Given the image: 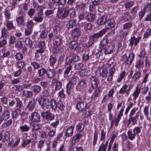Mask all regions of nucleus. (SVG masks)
Instances as JSON below:
<instances>
[{
  "label": "nucleus",
  "instance_id": "nucleus-1",
  "mask_svg": "<svg viewBox=\"0 0 151 151\" xmlns=\"http://www.w3.org/2000/svg\"><path fill=\"white\" fill-rule=\"evenodd\" d=\"M83 91L79 93L76 99L77 104L76 105V108L79 111H82L86 109L87 105L86 102L84 101L85 98V96H82Z\"/></svg>",
  "mask_w": 151,
  "mask_h": 151
},
{
  "label": "nucleus",
  "instance_id": "nucleus-60",
  "mask_svg": "<svg viewBox=\"0 0 151 151\" xmlns=\"http://www.w3.org/2000/svg\"><path fill=\"white\" fill-rule=\"evenodd\" d=\"M83 66V64L81 63H76L74 65L75 70H80Z\"/></svg>",
  "mask_w": 151,
  "mask_h": 151
},
{
  "label": "nucleus",
  "instance_id": "nucleus-33",
  "mask_svg": "<svg viewBox=\"0 0 151 151\" xmlns=\"http://www.w3.org/2000/svg\"><path fill=\"white\" fill-rule=\"evenodd\" d=\"M22 95L24 97L27 99L30 98L32 96L33 93L31 91L24 90L23 91Z\"/></svg>",
  "mask_w": 151,
  "mask_h": 151
},
{
  "label": "nucleus",
  "instance_id": "nucleus-28",
  "mask_svg": "<svg viewBox=\"0 0 151 151\" xmlns=\"http://www.w3.org/2000/svg\"><path fill=\"white\" fill-rule=\"evenodd\" d=\"M107 17L105 15H103L100 18H99L97 21V23L98 24L100 25L104 24H106L107 22Z\"/></svg>",
  "mask_w": 151,
  "mask_h": 151
},
{
  "label": "nucleus",
  "instance_id": "nucleus-23",
  "mask_svg": "<svg viewBox=\"0 0 151 151\" xmlns=\"http://www.w3.org/2000/svg\"><path fill=\"white\" fill-rule=\"evenodd\" d=\"M46 76L48 79H53L55 75V71L53 69H49L47 70Z\"/></svg>",
  "mask_w": 151,
  "mask_h": 151
},
{
  "label": "nucleus",
  "instance_id": "nucleus-58",
  "mask_svg": "<svg viewBox=\"0 0 151 151\" xmlns=\"http://www.w3.org/2000/svg\"><path fill=\"white\" fill-rule=\"evenodd\" d=\"M24 42L26 46L29 47L30 48H31L33 45V42L29 38H25Z\"/></svg>",
  "mask_w": 151,
  "mask_h": 151
},
{
  "label": "nucleus",
  "instance_id": "nucleus-20",
  "mask_svg": "<svg viewBox=\"0 0 151 151\" xmlns=\"http://www.w3.org/2000/svg\"><path fill=\"white\" fill-rule=\"evenodd\" d=\"M141 72L139 69H136L134 70V75L132 76L133 81L136 82L141 77Z\"/></svg>",
  "mask_w": 151,
  "mask_h": 151
},
{
  "label": "nucleus",
  "instance_id": "nucleus-54",
  "mask_svg": "<svg viewBox=\"0 0 151 151\" xmlns=\"http://www.w3.org/2000/svg\"><path fill=\"white\" fill-rule=\"evenodd\" d=\"M77 82V77H76L72 76L70 79L68 83L74 86L76 84Z\"/></svg>",
  "mask_w": 151,
  "mask_h": 151
},
{
  "label": "nucleus",
  "instance_id": "nucleus-46",
  "mask_svg": "<svg viewBox=\"0 0 151 151\" xmlns=\"http://www.w3.org/2000/svg\"><path fill=\"white\" fill-rule=\"evenodd\" d=\"M134 54L133 52H130L129 53V56L128 57V65H130L131 64L132 62V61L134 58Z\"/></svg>",
  "mask_w": 151,
  "mask_h": 151
},
{
  "label": "nucleus",
  "instance_id": "nucleus-6",
  "mask_svg": "<svg viewBox=\"0 0 151 151\" xmlns=\"http://www.w3.org/2000/svg\"><path fill=\"white\" fill-rule=\"evenodd\" d=\"M133 86L130 84L129 86L126 84L123 85L119 91V93L122 95L128 97L129 94V91L132 88Z\"/></svg>",
  "mask_w": 151,
  "mask_h": 151
},
{
  "label": "nucleus",
  "instance_id": "nucleus-52",
  "mask_svg": "<svg viewBox=\"0 0 151 151\" xmlns=\"http://www.w3.org/2000/svg\"><path fill=\"white\" fill-rule=\"evenodd\" d=\"M122 18L126 21H129L131 18V16L129 12H125L122 15Z\"/></svg>",
  "mask_w": 151,
  "mask_h": 151
},
{
  "label": "nucleus",
  "instance_id": "nucleus-42",
  "mask_svg": "<svg viewBox=\"0 0 151 151\" xmlns=\"http://www.w3.org/2000/svg\"><path fill=\"white\" fill-rule=\"evenodd\" d=\"M78 46V43L75 40L71 41L69 44V48L72 49L76 50L77 47Z\"/></svg>",
  "mask_w": 151,
  "mask_h": 151
},
{
  "label": "nucleus",
  "instance_id": "nucleus-59",
  "mask_svg": "<svg viewBox=\"0 0 151 151\" xmlns=\"http://www.w3.org/2000/svg\"><path fill=\"white\" fill-rule=\"evenodd\" d=\"M19 109H17L12 111V118L13 119H16L19 116V114L18 112V111H19Z\"/></svg>",
  "mask_w": 151,
  "mask_h": 151
},
{
  "label": "nucleus",
  "instance_id": "nucleus-61",
  "mask_svg": "<svg viewBox=\"0 0 151 151\" xmlns=\"http://www.w3.org/2000/svg\"><path fill=\"white\" fill-rule=\"evenodd\" d=\"M106 138V132L104 129H102L100 134V141H102L104 142L105 141Z\"/></svg>",
  "mask_w": 151,
  "mask_h": 151
},
{
  "label": "nucleus",
  "instance_id": "nucleus-16",
  "mask_svg": "<svg viewBox=\"0 0 151 151\" xmlns=\"http://www.w3.org/2000/svg\"><path fill=\"white\" fill-rule=\"evenodd\" d=\"M90 84L93 89L96 88L98 86L99 82L97 78L94 76H91L90 78Z\"/></svg>",
  "mask_w": 151,
  "mask_h": 151
},
{
  "label": "nucleus",
  "instance_id": "nucleus-55",
  "mask_svg": "<svg viewBox=\"0 0 151 151\" xmlns=\"http://www.w3.org/2000/svg\"><path fill=\"white\" fill-rule=\"evenodd\" d=\"M57 60L56 58L52 56H50L48 59V62L49 63L50 65L53 67L54 65L56 63Z\"/></svg>",
  "mask_w": 151,
  "mask_h": 151
},
{
  "label": "nucleus",
  "instance_id": "nucleus-12",
  "mask_svg": "<svg viewBox=\"0 0 151 151\" xmlns=\"http://www.w3.org/2000/svg\"><path fill=\"white\" fill-rule=\"evenodd\" d=\"M141 38V37H136L134 36H133L131 37L127 42L129 46L132 47L133 45L135 46H136L139 42Z\"/></svg>",
  "mask_w": 151,
  "mask_h": 151
},
{
  "label": "nucleus",
  "instance_id": "nucleus-19",
  "mask_svg": "<svg viewBox=\"0 0 151 151\" xmlns=\"http://www.w3.org/2000/svg\"><path fill=\"white\" fill-rule=\"evenodd\" d=\"M81 33V31L79 29V28H74L70 32V34L72 37L74 38H76L78 37Z\"/></svg>",
  "mask_w": 151,
  "mask_h": 151
},
{
  "label": "nucleus",
  "instance_id": "nucleus-5",
  "mask_svg": "<svg viewBox=\"0 0 151 151\" xmlns=\"http://www.w3.org/2000/svg\"><path fill=\"white\" fill-rule=\"evenodd\" d=\"M124 110V108H122L119 111L116 117H114L113 119H112L111 121L110 127L111 128H112L114 125L116 127L118 126L122 116L123 115Z\"/></svg>",
  "mask_w": 151,
  "mask_h": 151
},
{
  "label": "nucleus",
  "instance_id": "nucleus-4",
  "mask_svg": "<svg viewBox=\"0 0 151 151\" xmlns=\"http://www.w3.org/2000/svg\"><path fill=\"white\" fill-rule=\"evenodd\" d=\"M41 115L44 120L47 123H50L55 117V115L49 111H42L41 113Z\"/></svg>",
  "mask_w": 151,
  "mask_h": 151
},
{
  "label": "nucleus",
  "instance_id": "nucleus-43",
  "mask_svg": "<svg viewBox=\"0 0 151 151\" xmlns=\"http://www.w3.org/2000/svg\"><path fill=\"white\" fill-rule=\"evenodd\" d=\"M98 137V133L95 131L93 133V138L92 142V145L93 147V148H94L96 144L97 143V139Z\"/></svg>",
  "mask_w": 151,
  "mask_h": 151
},
{
  "label": "nucleus",
  "instance_id": "nucleus-9",
  "mask_svg": "<svg viewBox=\"0 0 151 151\" xmlns=\"http://www.w3.org/2000/svg\"><path fill=\"white\" fill-rule=\"evenodd\" d=\"M129 118L127 120V126L130 125H135L137 122L139 117V112H137L134 116H129Z\"/></svg>",
  "mask_w": 151,
  "mask_h": 151
},
{
  "label": "nucleus",
  "instance_id": "nucleus-64",
  "mask_svg": "<svg viewBox=\"0 0 151 151\" xmlns=\"http://www.w3.org/2000/svg\"><path fill=\"white\" fill-rule=\"evenodd\" d=\"M151 36V29H147L144 34L143 37L146 39Z\"/></svg>",
  "mask_w": 151,
  "mask_h": 151
},
{
  "label": "nucleus",
  "instance_id": "nucleus-24",
  "mask_svg": "<svg viewBox=\"0 0 151 151\" xmlns=\"http://www.w3.org/2000/svg\"><path fill=\"white\" fill-rule=\"evenodd\" d=\"M31 89L34 93L37 94L42 91L41 87L39 85H34L31 86Z\"/></svg>",
  "mask_w": 151,
  "mask_h": 151
},
{
  "label": "nucleus",
  "instance_id": "nucleus-32",
  "mask_svg": "<svg viewBox=\"0 0 151 151\" xmlns=\"http://www.w3.org/2000/svg\"><path fill=\"white\" fill-rule=\"evenodd\" d=\"M30 126L29 124L23 125L20 127L19 129L20 132H27L30 129Z\"/></svg>",
  "mask_w": 151,
  "mask_h": 151
},
{
  "label": "nucleus",
  "instance_id": "nucleus-36",
  "mask_svg": "<svg viewBox=\"0 0 151 151\" xmlns=\"http://www.w3.org/2000/svg\"><path fill=\"white\" fill-rule=\"evenodd\" d=\"M109 42L108 39L107 38H104L100 42V48H104L108 44Z\"/></svg>",
  "mask_w": 151,
  "mask_h": 151
},
{
  "label": "nucleus",
  "instance_id": "nucleus-49",
  "mask_svg": "<svg viewBox=\"0 0 151 151\" xmlns=\"http://www.w3.org/2000/svg\"><path fill=\"white\" fill-rule=\"evenodd\" d=\"M100 94V90L99 89L97 88L95 91L94 93H93L91 96V98L92 99H96L99 97Z\"/></svg>",
  "mask_w": 151,
  "mask_h": 151
},
{
  "label": "nucleus",
  "instance_id": "nucleus-18",
  "mask_svg": "<svg viewBox=\"0 0 151 151\" xmlns=\"http://www.w3.org/2000/svg\"><path fill=\"white\" fill-rule=\"evenodd\" d=\"M25 18L24 16H20L16 17L15 21L17 25L19 27L24 26L25 24L24 20Z\"/></svg>",
  "mask_w": 151,
  "mask_h": 151
},
{
  "label": "nucleus",
  "instance_id": "nucleus-63",
  "mask_svg": "<svg viewBox=\"0 0 151 151\" xmlns=\"http://www.w3.org/2000/svg\"><path fill=\"white\" fill-rule=\"evenodd\" d=\"M15 58L17 61L21 60L23 58V55L20 52H18L15 55Z\"/></svg>",
  "mask_w": 151,
  "mask_h": 151
},
{
  "label": "nucleus",
  "instance_id": "nucleus-44",
  "mask_svg": "<svg viewBox=\"0 0 151 151\" xmlns=\"http://www.w3.org/2000/svg\"><path fill=\"white\" fill-rule=\"evenodd\" d=\"M10 114L9 111L8 110L4 111L2 114V117L3 119L5 120L8 119L10 117Z\"/></svg>",
  "mask_w": 151,
  "mask_h": 151
},
{
  "label": "nucleus",
  "instance_id": "nucleus-62",
  "mask_svg": "<svg viewBox=\"0 0 151 151\" xmlns=\"http://www.w3.org/2000/svg\"><path fill=\"white\" fill-rule=\"evenodd\" d=\"M138 107L133 108L130 111L129 116H134V114H136V113L137 112H139V111H138Z\"/></svg>",
  "mask_w": 151,
  "mask_h": 151
},
{
  "label": "nucleus",
  "instance_id": "nucleus-2",
  "mask_svg": "<svg viewBox=\"0 0 151 151\" xmlns=\"http://www.w3.org/2000/svg\"><path fill=\"white\" fill-rule=\"evenodd\" d=\"M142 127L141 126H135L133 129L132 132L130 130H128L127 132L128 137L131 141L133 140L136 137V135L138 136L142 131Z\"/></svg>",
  "mask_w": 151,
  "mask_h": 151
},
{
  "label": "nucleus",
  "instance_id": "nucleus-51",
  "mask_svg": "<svg viewBox=\"0 0 151 151\" xmlns=\"http://www.w3.org/2000/svg\"><path fill=\"white\" fill-rule=\"evenodd\" d=\"M46 71L45 69L44 68H42L38 70L37 74L38 75L39 77H42L45 75Z\"/></svg>",
  "mask_w": 151,
  "mask_h": 151
},
{
  "label": "nucleus",
  "instance_id": "nucleus-15",
  "mask_svg": "<svg viewBox=\"0 0 151 151\" xmlns=\"http://www.w3.org/2000/svg\"><path fill=\"white\" fill-rule=\"evenodd\" d=\"M74 126H70L68 128L64 129L65 132L64 136L65 137H68L72 136L73 132Z\"/></svg>",
  "mask_w": 151,
  "mask_h": 151
},
{
  "label": "nucleus",
  "instance_id": "nucleus-17",
  "mask_svg": "<svg viewBox=\"0 0 151 151\" xmlns=\"http://www.w3.org/2000/svg\"><path fill=\"white\" fill-rule=\"evenodd\" d=\"M68 17L70 18L74 19L76 17V11L74 8L72 7L69 9H67Z\"/></svg>",
  "mask_w": 151,
  "mask_h": 151
},
{
  "label": "nucleus",
  "instance_id": "nucleus-22",
  "mask_svg": "<svg viewBox=\"0 0 151 151\" xmlns=\"http://www.w3.org/2000/svg\"><path fill=\"white\" fill-rule=\"evenodd\" d=\"M115 24V22L114 19H109L107 20L105 25L108 29L114 27Z\"/></svg>",
  "mask_w": 151,
  "mask_h": 151
},
{
  "label": "nucleus",
  "instance_id": "nucleus-48",
  "mask_svg": "<svg viewBox=\"0 0 151 151\" xmlns=\"http://www.w3.org/2000/svg\"><path fill=\"white\" fill-rule=\"evenodd\" d=\"M25 65V63L22 61H18L15 63L16 67L19 68H23Z\"/></svg>",
  "mask_w": 151,
  "mask_h": 151
},
{
  "label": "nucleus",
  "instance_id": "nucleus-50",
  "mask_svg": "<svg viewBox=\"0 0 151 151\" xmlns=\"http://www.w3.org/2000/svg\"><path fill=\"white\" fill-rule=\"evenodd\" d=\"M10 78L11 79V83L13 84H16L19 83L21 82L20 78H13L12 77L10 76Z\"/></svg>",
  "mask_w": 151,
  "mask_h": 151
},
{
  "label": "nucleus",
  "instance_id": "nucleus-37",
  "mask_svg": "<svg viewBox=\"0 0 151 151\" xmlns=\"http://www.w3.org/2000/svg\"><path fill=\"white\" fill-rule=\"evenodd\" d=\"M126 74V71L125 70L122 71L118 76L116 81L118 83H120L123 79L125 77Z\"/></svg>",
  "mask_w": 151,
  "mask_h": 151
},
{
  "label": "nucleus",
  "instance_id": "nucleus-14",
  "mask_svg": "<svg viewBox=\"0 0 151 151\" xmlns=\"http://www.w3.org/2000/svg\"><path fill=\"white\" fill-rule=\"evenodd\" d=\"M87 85L86 81L82 79L77 84L76 89L78 91H81L84 89Z\"/></svg>",
  "mask_w": 151,
  "mask_h": 151
},
{
  "label": "nucleus",
  "instance_id": "nucleus-26",
  "mask_svg": "<svg viewBox=\"0 0 151 151\" xmlns=\"http://www.w3.org/2000/svg\"><path fill=\"white\" fill-rule=\"evenodd\" d=\"M9 32L8 31L7 29L4 27L1 30V35L0 37V39H6L9 35Z\"/></svg>",
  "mask_w": 151,
  "mask_h": 151
},
{
  "label": "nucleus",
  "instance_id": "nucleus-34",
  "mask_svg": "<svg viewBox=\"0 0 151 151\" xmlns=\"http://www.w3.org/2000/svg\"><path fill=\"white\" fill-rule=\"evenodd\" d=\"M76 20L72 19L69 20L66 24V27L68 28H72L74 26H76Z\"/></svg>",
  "mask_w": 151,
  "mask_h": 151
},
{
  "label": "nucleus",
  "instance_id": "nucleus-40",
  "mask_svg": "<svg viewBox=\"0 0 151 151\" xmlns=\"http://www.w3.org/2000/svg\"><path fill=\"white\" fill-rule=\"evenodd\" d=\"M50 105L52 110H55L57 108V102L54 99H52L50 101Z\"/></svg>",
  "mask_w": 151,
  "mask_h": 151
},
{
  "label": "nucleus",
  "instance_id": "nucleus-53",
  "mask_svg": "<svg viewBox=\"0 0 151 151\" xmlns=\"http://www.w3.org/2000/svg\"><path fill=\"white\" fill-rule=\"evenodd\" d=\"M134 105V103L132 102H129V104H127V106L124 112V114L125 115H126L127 116V114L129 111V110Z\"/></svg>",
  "mask_w": 151,
  "mask_h": 151
},
{
  "label": "nucleus",
  "instance_id": "nucleus-30",
  "mask_svg": "<svg viewBox=\"0 0 151 151\" xmlns=\"http://www.w3.org/2000/svg\"><path fill=\"white\" fill-rule=\"evenodd\" d=\"M43 15L37 13L36 15L34 16L33 18V20L35 22H41L43 19L42 17Z\"/></svg>",
  "mask_w": 151,
  "mask_h": 151
},
{
  "label": "nucleus",
  "instance_id": "nucleus-8",
  "mask_svg": "<svg viewBox=\"0 0 151 151\" xmlns=\"http://www.w3.org/2000/svg\"><path fill=\"white\" fill-rule=\"evenodd\" d=\"M132 26V24L130 22H127L123 25L122 36L124 37H126L129 33L131 27Z\"/></svg>",
  "mask_w": 151,
  "mask_h": 151
},
{
  "label": "nucleus",
  "instance_id": "nucleus-47",
  "mask_svg": "<svg viewBox=\"0 0 151 151\" xmlns=\"http://www.w3.org/2000/svg\"><path fill=\"white\" fill-rule=\"evenodd\" d=\"M53 44L56 46H59L61 43V40L58 36H55L53 39Z\"/></svg>",
  "mask_w": 151,
  "mask_h": 151
},
{
  "label": "nucleus",
  "instance_id": "nucleus-38",
  "mask_svg": "<svg viewBox=\"0 0 151 151\" xmlns=\"http://www.w3.org/2000/svg\"><path fill=\"white\" fill-rule=\"evenodd\" d=\"M140 88L138 86H136L132 94L134 99H135L137 98L140 93Z\"/></svg>",
  "mask_w": 151,
  "mask_h": 151
},
{
  "label": "nucleus",
  "instance_id": "nucleus-45",
  "mask_svg": "<svg viewBox=\"0 0 151 151\" xmlns=\"http://www.w3.org/2000/svg\"><path fill=\"white\" fill-rule=\"evenodd\" d=\"M84 125L82 123H79L77 124L76 127V130L79 132H81L84 128Z\"/></svg>",
  "mask_w": 151,
  "mask_h": 151
},
{
  "label": "nucleus",
  "instance_id": "nucleus-56",
  "mask_svg": "<svg viewBox=\"0 0 151 151\" xmlns=\"http://www.w3.org/2000/svg\"><path fill=\"white\" fill-rule=\"evenodd\" d=\"M86 19L89 22H92L95 19V15L93 14L89 13L86 15Z\"/></svg>",
  "mask_w": 151,
  "mask_h": 151
},
{
  "label": "nucleus",
  "instance_id": "nucleus-13",
  "mask_svg": "<svg viewBox=\"0 0 151 151\" xmlns=\"http://www.w3.org/2000/svg\"><path fill=\"white\" fill-rule=\"evenodd\" d=\"M10 137V134L8 131H2L0 132V141L2 143H4L8 140Z\"/></svg>",
  "mask_w": 151,
  "mask_h": 151
},
{
  "label": "nucleus",
  "instance_id": "nucleus-25",
  "mask_svg": "<svg viewBox=\"0 0 151 151\" xmlns=\"http://www.w3.org/2000/svg\"><path fill=\"white\" fill-rule=\"evenodd\" d=\"M49 32L48 37L49 40H50L53 37L57 34L58 32L56 29L52 28L50 29Z\"/></svg>",
  "mask_w": 151,
  "mask_h": 151
},
{
  "label": "nucleus",
  "instance_id": "nucleus-39",
  "mask_svg": "<svg viewBox=\"0 0 151 151\" xmlns=\"http://www.w3.org/2000/svg\"><path fill=\"white\" fill-rule=\"evenodd\" d=\"M5 25L8 30L13 29L15 28L12 21H6V23Z\"/></svg>",
  "mask_w": 151,
  "mask_h": 151
},
{
  "label": "nucleus",
  "instance_id": "nucleus-7",
  "mask_svg": "<svg viewBox=\"0 0 151 151\" xmlns=\"http://www.w3.org/2000/svg\"><path fill=\"white\" fill-rule=\"evenodd\" d=\"M39 104L43 109H47L50 105V100L47 98H40L38 99Z\"/></svg>",
  "mask_w": 151,
  "mask_h": 151
},
{
  "label": "nucleus",
  "instance_id": "nucleus-31",
  "mask_svg": "<svg viewBox=\"0 0 151 151\" xmlns=\"http://www.w3.org/2000/svg\"><path fill=\"white\" fill-rule=\"evenodd\" d=\"M83 135L80 134L78 133L76 134L73 137L72 139V143L73 145L75 144L78 142L80 138L82 137Z\"/></svg>",
  "mask_w": 151,
  "mask_h": 151
},
{
  "label": "nucleus",
  "instance_id": "nucleus-29",
  "mask_svg": "<svg viewBox=\"0 0 151 151\" xmlns=\"http://www.w3.org/2000/svg\"><path fill=\"white\" fill-rule=\"evenodd\" d=\"M74 86L68 83L66 85V93L68 96L70 95L72 91H73Z\"/></svg>",
  "mask_w": 151,
  "mask_h": 151
},
{
  "label": "nucleus",
  "instance_id": "nucleus-10",
  "mask_svg": "<svg viewBox=\"0 0 151 151\" xmlns=\"http://www.w3.org/2000/svg\"><path fill=\"white\" fill-rule=\"evenodd\" d=\"M51 85L55 86L54 92H57L60 91L62 87V84L60 81H59L57 79L53 78L51 81Z\"/></svg>",
  "mask_w": 151,
  "mask_h": 151
},
{
  "label": "nucleus",
  "instance_id": "nucleus-3",
  "mask_svg": "<svg viewBox=\"0 0 151 151\" xmlns=\"http://www.w3.org/2000/svg\"><path fill=\"white\" fill-rule=\"evenodd\" d=\"M68 8L69 6L68 5H67L65 7L63 6L62 7L59 6L58 8L57 12L56 14L58 18L63 20L67 17H68L66 9Z\"/></svg>",
  "mask_w": 151,
  "mask_h": 151
},
{
  "label": "nucleus",
  "instance_id": "nucleus-27",
  "mask_svg": "<svg viewBox=\"0 0 151 151\" xmlns=\"http://www.w3.org/2000/svg\"><path fill=\"white\" fill-rule=\"evenodd\" d=\"M35 105V100H34L33 101L31 100L29 102L26 107L29 110L32 111L34 109Z\"/></svg>",
  "mask_w": 151,
  "mask_h": 151
},
{
  "label": "nucleus",
  "instance_id": "nucleus-41",
  "mask_svg": "<svg viewBox=\"0 0 151 151\" xmlns=\"http://www.w3.org/2000/svg\"><path fill=\"white\" fill-rule=\"evenodd\" d=\"M15 99L16 102V107L19 109L23 108L24 106L22 101L18 97L16 98Z\"/></svg>",
  "mask_w": 151,
  "mask_h": 151
},
{
  "label": "nucleus",
  "instance_id": "nucleus-21",
  "mask_svg": "<svg viewBox=\"0 0 151 151\" xmlns=\"http://www.w3.org/2000/svg\"><path fill=\"white\" fill-rule=\"evenodd\" d=\"M106 29H104L100 31L99 32L95 33L92 35L91 37L93 39L98 38L102 37L106 32Z\"/></svg>",
  "mask_w": 151,
  "mask_h": 151
},
{
  "label": "nucleus",
  "instance_id": "nucleus-35",
  "mask_svg": "<svg viewBox=\"0 0 151 151\" xmlns=\"http://www.w3.org/2000/svg\"><path fill=\"white\" fill-rule=\"evenodd\" d=\"M114 46L111 45L108 46L104 50V52L105 55L111 54L113 52Z\"/></svg>",
  "mask_w": 151,
  "mask_h": 151
},
{
  "label": "nucleus",
  "instance_id": "nucleus-11",
  "mask_svg": "<svg viewBox=\"0 0 151 151\" xmlns=\"http://www.w3.org/2000/svg\"><path fill=\"white\" fill-rule=\"evenodd\" d=\"M30 120L32 122H38L40 121V114L37 112L34 111L29 116Z\"/></svg>",
  "mask_w": 151,
  "mask_h": 151
},
{
  "label": "nucleus",
  "instance_id": "nucleus-57",
  "mask_svg": "<svg viewBox=\"0 0 151 151\" xmlns=\"http://www.w3.org/2000/svg\"><path fill=\"white\" fill-rule=\"evenodd\" d=\"M86 4H81L76 6L77 10L82 12H84Z\"/></svg>",
  "mask_w": 151,
  "mask_h": 151
}]
</instances>
